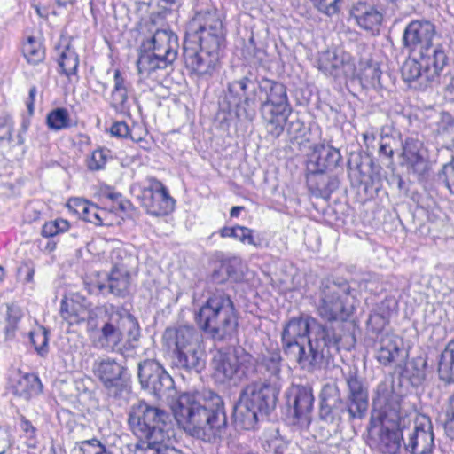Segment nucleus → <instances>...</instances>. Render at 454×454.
I'll use <instances>...</instances> for the list:
<instances>
[{
	"mask_svg": "<svg viewBox=\"0 0 454 454\" xmlns=\"http://www.w3.org/2000/svg\"><path fill=\"white\" fill-rule=\"evenodd\" d=\"M23 54L27 62L33 65L42 63L45 57V51L41 42L33 37H29L24 43Z\"/></svg>",
	"mask_w": 454,
	"mask_h": 454,
	"instance_id": "nucleus-37",
	"label": "nucleus"
},
{
	"mask_svg": "<svg viewBox=\"0 0 454 454\" xmlns=\"http://www.w3.org/2000/svg\"><path fill=\"white\" fill-rule=\"evenodd\" d=\"M392 142H394L393 138L390 137H382L380 145L379 153L381 155H384L389 159L393 157L394 151L392 148Z\"/></svg>",
	"mask_w": 454,
	"mask_h": 454,
	"instance_id": "nucleus-59",
	"label": "nucleus"
},
{
	"mask_svg": "<svg viewBox=\"0 0 454 454\" xmlns=\"http://www.w3.org/2000/svg\"><path fill=\"white\" fill-rule=\"evenodd\" d=\"M11 447L10 434L7 429L0 427V454H4Z\"/></svg>",
	"mask_w": 454,
	"mask_h": 454,
	"instance_id": "nucleus-60",
	"label": "nucleus"
},
{
	"mask_svg": "<svg viewBox=\"0 0 454 454\" xmlns=\"http://www.w3.org/2000/svg\"><path fill=\"white\" fill-rule=\"evenodd\" d=\"M321 399V411L325 414L337 407V404L340 401L339 389L334 384H326L322 388L320 394Z\"/></svg>",
	"mask_w": 454,
	"mask_h": 454,
	"instance_id": "nucleus-36",
	"label": "nucleus"
},
{
	"mask_svg": "<svg viewBox=\"0 0 454 454\" xmlns=\"http://www.w3.org/2000/svg\"><path fill=\"white\" fill-rule=\"evenodd\" d=\"M20 426V428L22 431H24L30 436L34 435V434L35 432V428L33 427V425L27 419H26L25 418H22Z\"/></svg>",
	"mask_w": 454,
	"mask_h": 454,
	"instance_id": "nucleus-64",
	"label": "nucleus"
},
{
	"mask_svg": "<svg viewBox=\"0 0 454 454\" xmlns=\"http://www.w3.org/2000/svg\"><path fill=\"white\" fill-rule=\"evenodd\" d=\"M402 76L407 82H411L419 78L425 80L424 65L421 64L418 55L412 54L411 58L407 59L402 67Z\"/></svg>",
	"mask_w": 454,
	"mask_h": 454,
	"instance_id": "nucleus-35",
	"label": "nucleus"
},
{
	"mask_svg": "<svg viewBox=\"0 0 454 454\" xmlns=\"http://www.w3.org/2000/svg\"><path fill=\"white\" fill-rule=\"evenodd\" d=\"M108 284L98 282L95 288L102 294H113L116 296H124L130 286V270L112 268L107 276Z\"/></svg>",
	"mask_w": 454,
	"mask_h": 454,
	"instance_id": "nucleus-24",
	"label": "nucleus"
},
{
	"mask_svg": "<svg viewBox=\"0 0 454 454\" xmlns=\"http://www.w3.org/2000/svg\"><path fill=\"white\" fill-rule=\"evenodd\" d=\"M404 448L411 454H431L434 448V434L430 418L417 414L411 428H405Z\"/></svg>",
	"mask_w": 454,
	"mask_h": 454,
	"instance_id": "nucleus-14",
	"label": "nucleus"
},
{
	"mask_svg": "<svg viewBox=\"0 0 454 454\" xmlns=\"http://www.w3.org/2000/svg\"><path fill=\"white\" fill-rule=\"evenodd\" d=\"M401 340L398 336L386 333L377 340L376 359L383 365L394 362L399 355Z\"/></svg>",
	"mask_w": 454,
	"mask_h": 454,
	"instance_id": "nucleus-27",
	"label": "nucleus"
},
{
	"mask_svg": "<svg viewBox=\"0 0 454 454\" xmlns=\"http://www.w3.org/2000/svg\"><path fill=\"white\" fill-rule=\"evenodd\" d=\"M53 223L56 226V231H57L58 234L68 231L69 226H70L69 223L67 220L62 219V218H58V219L54 220Z\"/></svg>",
	"mask_w": 454,
	"mask_h": 454,
	"instance_id": "nucleus-63",
	"label": "nucleus"
},
{
	"mask_svg": "<svg viewBox=\"0 0 454 454\" xmlns=\"http://www.w3.org/2000/svg\"><path fill=\"white\" fill-rule=\"evenodd\" d=\"M108 158L107 152L104 150H96L94 151L90 157L88 159L87 165L88 168L91 170H99L102 169Z\"/></svg>",
	"mask_w": 454,
	"mask_h": 454,
	"instance_id": "nucleus-50",
	"label": "nucleus"
},
{
	"mask_svg": "<svg viewBox=\"0 0 454 454\" xmlns=\"http://www.w3.org/2000/svg\"><path fill=\"white\" fill-rule=\"evenodd\" d=\"M407 419L402 417L396 407L386 406L383 411L374 409L370 422V434L377 435L378 447L383 454H397L401 442H404Z\"/></svg>",
	"mask_w": 454,
	"mask_h": 454,
	"instance_id": "nucleus-11",
	"label": "nucleus"
},
{
	"mask_svg": "<svg viewBox=\"0 0 454 454\" xmlns=\"http://www.w3.org/2000/svg\"><path fill=\"white\" fill-rule=\"evenodd\" d=\"M402 156L407 168L419 176H424L429 170V162L423 143L412 137L403 144Z\"/></svg>",
	"mask_w": 454,
	"mask_h": 454,
	"instance_id": "nucleus-23",
	"label": "nucleus"
},
{
	"mask_svg": "<svg viewBox=\"0 0 454 454\" xmlns=\"http://www.w3.org/2000/svg\"><path fill=\"white\" fill-rule=\"evenodd\" d=\"M107 254V259L110 261L113 268L130 270V269L136 268L138 263L137 257L128 252L122 246L112 247Z\"/></svg>",
	"mask_w": 454,
	"mask_h": 454,
	"instance_id": "nucleus-29",
	"label": "nucleus"
},
{
	"mask_svg": "<svg viewBox=\"0 0 454 454\" xmlns=\"http://www.w3.org/2000/svg\"><path fill=\"white\" fill-rule=\"evenodd\" d=\"M228 90L235 97L245 95L244 100L236 105L238 118L253 121L259 102L268 132L274 137H278L283 133L292 112L284 84L269 79H262L255 84L252 80L244 77L231 82Z\"/></svg>",
	"mask_w": 454,
	"mask_h": 454,
	"instance_id": "nucleus-1",
	"label": "nucleus"
},
{
	"mask_svg": "<svg viewBox=\"0 0 454 454\" xmlns=\"http://www.w3.org/2000/svg\"><path fill=\"white\" fill-rule=\"evenodd\" d=\"M168 413L144 401L134 403L129 411L128 423L138 439L134 454H184L166 444L169 435L166 430Z\"/></svg>",
	"mask_w": 454,
	"mask_h": 454,
	"instance_id": "nucleus-5",
	"label": "nucleus"
},
{
	"mask_svg": "<svg viewBox=\"0 0 454 454\" xmlns=\"http://www.w3.org/2000/svg\"><path fill=\"white\" fill-rule=\"evenodd\" d=\"M355 293L347 282H324L314 300L317 315L329 322L347 321L356 309Z\"/></svg>",
	"mask_w": 454,
	"mask_h": 454,
	"instance_id": "nucleus-9",
	"label": "nucleus"
},
{
	"mask_svg": "<svg viewBox=\"0 0 454 454\" xmlns=\"http://www.w3.org/2000/svg\"><path fill=\"white\" fill-rule=\"evenodd\" d=\"M439 373L443 380L454 382V340L447 344L442 354Z\"/></svg>",
	"mask_w": 454,
	"mask_h": 454,
	"instance_id": "nucleus-31",
	"label": "nucleus"
},
{
	"mask_svg": "<svg viewBox=\"0 0 454 454\" xmlns=\"http://www.w3.org/2000/svg\"><path fill=\"white\" fill-rule=\"evenodd\" d=\"M163 367L155 360L147 359L138 364V378L142 387L150 383Z\"/></svg>",
	"mask_w": 454,
	"mask_h": 454,
	"instance_id": "nucleus-39",
	"label": "nucleus"
},
{
	"mask_svg": "<svg viewBox=\"0 0 454 454\" xmlns=\"http://www.w3.org/2000/svg\"><path fill=\"white\" fill-rule=\"evenodd\" d=\"M277 393L273 387L265 382L247 385L241 392L234 406L233 418L237 427L250 430L254 428L258 414H267L275 407Z\"/></svg>",
	"mask_w": 454,
	"mask_h": 454,
	"instance_id": "nucleus-8",
	"label": "nucleus"
},
{
	"mask_svg": "<svg viewBox=\"0 0 454 454\" xmlns=\"http://www.w3.org/2000/svg\"><path fill=\"white\" fill-rule=\"evenodd\" d=\"M46 124L51 130L59 131L72 127V121L67 108L58 107L47 114Z\"/></svg>",
	"mask_w": 454,
	"mask_h": 454,
	"instance_id": "nucleus-32",
	"label": "nucleus"
},
{
	"mask_svg": "<svg viewBox=\"0 0 454 454\" xmlns=\"http://www.w3.org/2000/svg\"><path fill=\"white\" fill-rule=\"evenodd\" d=\"M61 315L62 317L70 325H74L83 321L86 317L87 311L82 308H79L77 309L74 302L71 304L63 302L61 307Z\"/></svg>",
	"mask_w": 454,
	"mask_h": 454,
	"instance_id": "nucleus-44",
	"label": "nucleus"
},
{
	"mask_svg": "<svg viewBox=\"0 0 454 454\" xmlns=\"http://www.w3.org/2000/svg\"><path fill=\"white\" fill-rule=\"evenodd\" d=\"M144 51H151L160 54L167 60L174 62L179 48L177 35L169 29H157L153 35L141 43Z\"/></svg>",
	"mask_w": 454,
	"mask_h": 454,
	"instance_id": "nucleus-17",
	"label": "nucleus"
},
{
	"mask_svg": "<svg viewBox=\"0 0 454 454\" xmlns=\"http://www.w3.org/2000/svg\"><path fill=\"white\" fill-rule=\"evenodd\" d=\"M107 320L93 335L98 348L128 356L138 347L140 327L137 320L125 309L109 306L106 309Z\"/></svg>",
	"mask_w": 454,
	"mask_h": 454,
	"instance_id": "nucleus-6",
	"label": "nucleus"
},
{
	"mask_svg": "<svg viewBox=\"0 0 454 454\" xmlns=\"http://www.w3.org/2000/svg\"><path fill=\"white\" fill-rule=\"evenodd\" d=\"M58 62L62 74L66 76L70 77L76 74L79 66V58L75 51L69 45L65 46L64 49L60 51Z\"/></svg>",
	"mask_w": 454,
	"mask_h": 454,
	"instance_id": "nucleus-33",
	"label": "nucleus"
},
{
	"mask_svg": "<svg viewBox=\"0 0 454 454\" xmlns=\"http://www.w3.org/2000/svg\"><path fill=\"white\" fill-rule=\"evenodd\" d=\"M30 341L36 352L44 356L48 353V336L44 328H39L29 333Z\"/></svg>",
	"mask_w": 454,
	"mask_h": 454,
	"instance_id": "nucleus-46",
	"label": "nucleus"
},
{
	"mask_svg": "<svg viewBox=\"0 0 454 454\" xmlns=\"http://www.w3.org/2000/svg\"><path fill=\"white\" fill-rule=\"evenodd\" d=\"M440 181H442L451 193L454 194V160L443 165L438 175Z\"/></svg>",
	"mask_w": 454,
	"mask_h": 454,
	"instance_id": "nucleus-48",
	"label": "nucleus"
},
{
	"mask_svg": "<svg viewBox=\"0 0 454 454\" xmlns=\"http://www.w3.org/2000/svg\"><path fill=\"white\" fill-rule=\"evenodd\" d=\"M389 318L373 310L367 322L369 330L380 333L388 324Z\"/></svg>",
	"mask_w": 454,
	"mask_h": 454,
	"instance_id": "nucleus-51",
	"label": "nucleus"
},
{
	"mask_svg": "<svg viewBox=\"0 0 454 454\" xmlns=\"http://www.w3.org/2000/svg\"><path fill=\"white\" fill-rule=\"evenodd\" d=\"M314 6L327 15L335 14L340 9V0H310Z\"/></svg>",
	"mask_w": 454,
	"mask_h": 454,
	"instance_id": "nucleus-52",
	"label": "nucleus"
},
{
	"mask_svg": "<svg viewBox=\"0 0 454 454\" xmlns=\"http://www.w3.org/2000/svg\"><path fill=\"white\" fill-rule=\"evenodd\" d=\"M173 387V380L170 375L163 369L160 374L156 375L153 380L144 387L151 389L158 397H161L168 390Z\"/></svg>",
	"mask_w": 454,
	"mask_h": 454,
	"instance_id": "nucleus-40",
	"label": "nucleus"
},
{
	"mask_svg": "<svg viewBox=\"0 0 454 454\" xmlns=\"http://www.w3.org/2000/svg\"><path fill=\"white\" fill-rule=\"evenodd\" d=\"M114 86L111 95V106L116 111L124 112L128 109V91L125 80L120 70L114 71Z\"/></svg>",
	"mask_w": 454,
	"mask_h": 454,
	"instance_id": "nucleus-30",
	"label": "nucleus"
},
{
	"mask_svg": "<svg viewBox=\"0 0 454 454\" xmlns=\"http://www.w3.org/2000/svg\"><path fill=\"white\" fill-rule=\"evenodd\" d=\"M240 265V259L238 257H233L223 261L219 266V270L226 274L228 278H235L236 276V269Z\"/></svg>",
	"mask_w": 454,
	"mask_h": 454,
	"instance_id": "nucleus-55",
	"label": "nucleus"
},
{
	"mask_svg": "<svg viewBox=\"0 0 454 454\" xmlns=\"http://www.w3.org/2000/svg\"><path fill=\"white\" fill-rule=\"evenodd\" d=\"M397 308V301L394 297H387L374 309L378 313L390 318Z\"/></svg>",
	"mask_w": 454,
	"mask_h": 454,
	"instance_id": "nucleus-54",
	"label": "nucleus"
},
{
	"mask_svg": "<svg viewBox=\"0 0 454 454\" xmlns=\"http://www.w3.org/2000/svg\"><path fill=\"white\" fill-rule=\"evenodd\" d=\"M84 221L90 222L96 225H108L111 223L108 221V213L103 208H99L93 203H89L84 213L81 216Z\"/></svg>",
	"mask_w": 454,
	"mask_h": 454,
	"instance_id": "nucleus-42",
	"label": "nucleus"
},
{
	"mask_svg": "<svg viewBox=\"0 0 454 454\" xmlns=\"http://www.w3.org/2000/svg\"><path fill=\"white\" fill-rule=\"evenodd\" d=\"M346 381L348 387V412L351 419H361L368 408V392L357 375V370H349Z\"/></svg>",
	"mask_w": 454,
	"mask_h": 454,
	"instance_id": "nucleus-18",
	"label": "nucleus"
},
{
	"mask_svg": "<svg viewBox=\"0 0 454 454\" xmlns=\"http://www.w3.org/2000/svg\"><path fill=\"white\" fill-rule=\"evenodd\" d=\"M287 402L294 407L297 423L301 427H309L314 403L312 389L305 386H293L288 391Z\"/></svg>",
	"mask_w": 454,
	"mask_h": 454,
	"instance_id": "nucleus-19",
	"label": "nucleus"
},
{
	"mask_svg": "<svg viewBox=\"0 0 454 454\" xmlns=\"http://www.w3.org/2000/svg\"><path fill=\"white\" fill-rule=\"evenodd\" d=\"M437 136L445 143L454 142V118L445 115L438 123Z\"/></svg>",
	"mask_w": 454,
	"mask_h": 454,
	"instance_id": "nucleus-45",
	"label": "nucleus"
},
{
	"mask_svg": "<svg viewBox=\"0 0 454 454\" xmlns=\"http://www.w3.org/2000/svg\"><path fill=\"white\" fill-rule=\"evenodd\" d=\"M22 317L21 309L18 306H8L6 323L4 328L5 340H12L19 330V322Z\"/></svg>",
	"mask_w": 454,
	"mask_h": 454,
	"instance_id": "nucleus-38",
	"label": "nucleus"
},
{
	"mask_svg": "<svg viewBox=\"0 0 454 454\" xmlns=\"http://www.w3.org/2000/svg\"><path fill=\"white\" fill-rule=\"evenodd\" d=\"M262 364L271 374H277L280 371L281 356L279 352L270 353L262 358Z\"/></svg>",
	"mask_w": 454,
	"mask_h": 454,
	"instance_id": "nucleus-53",
	"label": "nucleus"
},
{
	"mask_svg": "<svg viewBox=\"0 0 454 454\" xmlns=\"http://www.w3.org/2000/svg\"><path fill=\"white\" fill-rule=\"evenodd\" d=\"M137 197L146 212L153 216L168 215L175 208L176 200L167 187L153 176L145 178Z\"/></svg>",
	"mask_w": 454,
	"mask_h": 454,
	"instance_id": "nucleus-13",
	"label": "nucleus"
},
{
	"mask_svg": "<svg viewBox=\"0 0 454 454\" xmlns=\"http://www.w3.org/2000/svg\"><path fill=\"white\" fill-rule=\"evenodd\" d=\"M343 58L339 57L335 51H325L322 52L318 59V68L332 74L333 71L340 68L343 64Z\"/></svg>",
	"mask_w": 454,
	"mask_h": 454,
	"instance_id": "nucleus-41",
	"label": "nucleus"
},
{
	"mask_svg": "<svg viewBox=\"0 0 454 454\" xmlns=\"http://www.w3.org/2000/svg\"><path fill=\"white\" fill-rule=\"evenodd\" d=\"M350 14L359 27L374 35L380 32L385 10L372 4L358 2L352 6Z\"/></svg>",
	"mask_w": 454,
	"mask_h": 454,
	"instance_id": "nucleus-21",
	"label": "nucleus"
},
{
	"mask_svg": "<svg viewBox=\"0 0 454 454\" xmlns=\"http://www.w3.org/2000/svg\"><path fill=\"white\" fill-rule=\"evenodd\" d=\"M73 454H112L98 439L82 441L73 450Z\"/></svg>",
	"mask_w": 454,
	"mask_h": 454,
	"instance_id": "nucleus-43",
	"label": "nucleus"
},
{
	"mask_svg": "<svg viewBox=\"0 0 454 454\" xmlns=\"http://www.w3.org/2000/svg\"><path fill=\"white\" fill-rule=\"evenodd\" d=\"M381 71L376 66H368L362 74V78L370 85H376L380 82Z\"/></svg>",
	"mask_w": 454,
	"mask_h": 454,
	"instance_id": "nucleus-56",
	"label": "nucleus"
},
{
	"mask_svg": "<svg viewBox=\"0 0 454 454\" xmlns=\"http://www.w3.org/2000/svg\"><path fill=\"white\" fill-rule=\"evenodd\" d=\"M435 35L434 25L424 20H413L406 27L403 33L404 45L410 48L413 53L419 48H426L433 44L432 41Z\"/></svg>",
	"mask_w": 454,
	"mask_h": 454,
	"instance_id": "nucleus-20",
	"label": "nucleus"
},
{
	"mask_svg": "<svg viewBox=\"0 0 454 454\" xmlns=\"http://www.w3.org/2000/svg\"><path fill=\"white\" fill-rule=\"evenodd\" d=\"M172 63V61L167 60L160 54H156L151 51H144L141 48L137 66L139 74L144 77H150L157 70L165 69Z\"/></svg>",
	"mask_w": 454,
	"mask_h": 454,
	"instance_id": "nucleus-28",
	"label": "nucleus"
},
{
	"mask_svg": "<svg viewBox=\"0 0 454 454\" xmlns=\"http://www.w3.org/2000/svg\"><path fill=\"white\" fill-rule=\"evenodd\" d=\"M325 172H308L307 184L310 192L323 199H329L332 192L338 188L336 177L325 176Z\"/></svg>",
	"mask_w": 454,
	"mask_h": 454,
	"instance_id": "nucleus-25",
	"label": "nucleus"
},
{
	"mask_svg": "<svg viewBox=\"0 0 454 454\" xmlns=\"http://www.w3.org/2000/svg\"><path fill=\"white\" fill-rule=\"evenodd\" d=\"M172 411L179 427L205 442L220 439L227 426L223 402L211 391L205 394L203 403L191 394L179 395L172 405Z\"/></svg>",
	"mask_w": 454,
	"mask_h": 454,
	"instance_id": "nucleus-4",
	"label": "nucleus"
},
{
	"mask_svg": "<svg viewBox=\"0 0 454 454\" xmlns=\"http://www.w3.org/2000/svg\"><path fill=\"white\" fill-rule=\"evenodd\" d=\"M110 132L113 136L117 137L128 138L138 142L141 141V137H136L134 136V129H130L125 121H116L111 128Z\"/></svg>",
	"mask_w": 454,
	"mask_h": 454,
	"instance_id": "nucleus-47",
	"label": "nucleus"
},
{
	"mask_svg": "<svg viewBox=\"0 0 454 454\" xmlns=\"http://www.w3.org/2000/svg\"><path fill=\"white\" fill-rule=\"evenodd\" d=\"M195 320L201 330L217 340L231 335L238 326L233 302L224 294L209 297L196 312Z\"/></svg>",
	"mask_w": 454,
	"mask_h": 454,
	"instance_id": "nucleus-7",
	"label": "nucleus"
},
{
	"mask_svg": "<svg viewBox=\"0 0 454 454\" xmlns=\"http://www.w3.org/2000/svg\"><path fill=\"white\" fill-rule=\"evenodd\" d=\"M341 160L340 151L325 143L315 144L307 154L308 172H325L334 168Z\"/></svg>",
	"mask_w": 454,
	"mask_h": 454,
	"instance_id": "nucleus-16",
	"label": "nucleus"
},
{
	"mask_svg": "<svg viewBox=\"0 0 454 454\" xmlns=\"http://www.w3.org/2000/svg\"><path fill=\"white\" fill-rule=\"evenodd\" d=\"M42 235L47 238L58 235L53 221L47 222L43 224L42 228Z\"/></svg>",
	"mask_w": 454,
	"mask_h": 454,
	"instance_id": "nucleus-61",
	"label": "nucleus"
},
{
	"mask_svg": "<svg viewBox=\"0 0 454 454\" xmlns=\"http://www.w3.org/2000/svg\"><path fill=\"white\" fill-rule=\"evenodd\" d=\"M215 381L219 383L239 382L254 365V357L242 348L231 352L218 351L212 362Z\"/></svg>",
	"mask_w": 454,
	"mask_h": 454,
	"instance_id": "nucleus-12",
	"label": "nucleus"
},
{
	"mask_svg": "<svg viewBox=\"0 0 454 454\" xmlns=\"http://www.w3.org/2000/svg\"><path fill=\"white\" fill-rule=\"evenodd\" d=\"M184 43L187 67L199 78L207 79L219 66V51L224 42L222 20L216 12H198L188 24Z\"/></svg>",
	"mask_w": 454,
	"mask_h": 454,
	"instance_id": "nucleus-2",
	"label": "nucleus"
},
{
	"mask_svg": "<svg viewBox=\"0 0 454 454\" xmlns=\"http://www.w3.org/2000/svg\"><path fill=\"white\" fill-rule=\"evenodd\" d=\"M338 341L327 327L309 316L291 318L282 332L285 352L308 371L319 367L325 351Z\"/></svg>",
	"mask_w": 454,
	"mask_h": 454,
	"instance_id": "nucleus-3",
	"label": "nucleus"
},
{
	"mask_svg": "<svg viewBox=\"0 0 454 454\" xmlns=\"http://www.w3.org/2000/svg\"><path fill=\"white\" fill-rule=\"evenodd\" d=\"M222 238H233L244 244H249L254 247H258L253 235V230L240 225L233 227H223L219 231Z\"/></svg>",
	"mask_w": 454,
	"mask_h": 454,
	"instance_id": "nucleus-34",
	"label": "nucleus"
},
{
	"mask_svg": "<svg viewBox=\"0 0 454 454\" xmlns=\"http://www.w3.org/2000/svg\"><path fill=\"white\" fill-rule=\"evenodd\" d=\"M19 274L24 276L25 283H32L34 280L35 269L32 267H24L19 269Z\"/></svg>",
	"mask_w": 454,
	"mask_h": 454,
	"instance_id": "nucleus-62",
	"label": "nucleus"
},
{
	"mask_svg": "<svg viewBox=\"0 0 454 454\" xmlns=\"http://www.w3.org/2000/svg\"><path fill=\"white\" fill-rule=\"evenodd\" d=\"M163 339L174 348V364L187 372H200L206 364V353L197 332L190 326L167 329Z\"/></svg>",
	"mask_w": 454,
	"mask_h": 454,
	"instance_id": "nucleus-10",
	"label": "nucleus"
},
{
	"mask_svg": "<svg viewBox=\"0 0 454 454\" xmlns=\"http://www.w3.org/2000/svg\"><path fill=\"white\" fill-rule=\"evenodd\" d=\"M92 371L109 395L119 397L128 391L126 368L115 359L99 358L93 363Z\"/></svg>",
	"mask_w": 454,
	"mask_h": 454,
	"instance_id": "nucleus-15",
	"label": "nucleus"
},
{
	"mask_svg": "<svg viewBox=\"0 0 454 454\" xmlns=\"http://www.w3.org/2000/svg\"><path fill=\"white\" fill-rule=\"evenodd\" d=\"M89 201L81 198L70 199L67 202L69 209L73 210L77 215L81 216L89 205Z\"/></svg>",
	"mask_w": 454,
	"mask_h": 454,
	"instance_id": "nucleus-57",
	"label": "nucleus"
},
{
	"mask_svg": "<svg viewBox=\"0 0 454 454\" xmlns=\"http://www.w3.org/2000/svg\"><path fill=\"white\" fill-rule=\"evenodd\" d=\"M12 125L4 122L0 124V145L4 142L11 143L12 141Z\"/></svg>",
	"mask_w": 454,
	"mask_h": 454,
	"instance_id": "nucleus-58",
	"label": "nucleus"
},
{
	"mask_svg": "<svg viewBox=\"0 0 454 454\" xmlns=\"http://www.w3.org/2000/svg\"><path fill=\"white\" fill-rule=\"evenodd\" d=\"M43 387L41 380L35 373L19 374L12 384L13 393L25 400L41 395Z\"/></svg>",
	"mask_w": 454,
	"mask_h": 454,
	"instance_id": "nucleus-26",
	"label": "nucleus"
},
{
	"mask_svg": "<svg viewBox=\"0 0 454 454\" xmlns=\"http://www.w3.org/2000/svg\"><path fill=\"white\" fill-rule=\"evenodd\" d=\"M412 54L418 55L424 65L425 81H434L437 78L444 67L447 65L448 57L440 44H431L427 47L419 48Z\"/></svg>",
	"mask_w": 454,
	"mask_h": 454,
	"instance_id": "nucleus-22",
	"label": "nucleus"
},
{
	"mask_svg": "<svg viewBox=\"0 0 454 454\" xmlns=\"http://www.w3.org/2000/svg\"><path fill=\"white\" fill-rule=\"evenodd\" d=\"M444 430L450 438L454 439V393L449 398L445 411Z\"/></svg>",
	"mask_w": 454,
	"mask_h": 454,
	"instance_id": "nucleus-49",
	"label": "nucleus"
}]
</instances>
